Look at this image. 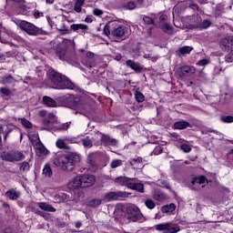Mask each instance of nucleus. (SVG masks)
I'll list each match as a JSON object with an SVG mask.
<instances>
[{"label":"nucleus","mask_w":233,"mask_h":233,"mask_svg":"<svg viewBox=\"0 0 233 233\" xmlns=\"http://www.w3.org/2000/svg\"><path fill=\"white\" fill-rule=\"evenodd\" d=\"M36 205L41 210H45L46 212H56V208L46 202H38Z\"/></svg>","instance_id":"nucleus-17"},{"label":"nucleus","mask_w":233,"mask_h":233,"mask_svg":"<svg viewBox=\"0 0 233 233\" xmlns=\"http://www.w3.org/2000/svg\"><path fill=\"white\" fill-rule=\"evenodd\" d=\"M143 21L146 25H154V20L150 16H144Z\"/></svg>","instance_id":"nucleus-47"},{"label":"nucleus","mask_w":233,"mask_h":233,"mask_svg":"<svg viewBox=\"0 0 233 233\" xmlns=\"http://www.w3.org/2000/svg\"><path fill=\"white\" fill-rule=\"evenodd\" d=\"M205 183H207V178L205 177H196L191 181L193 185V190H201L205 188Z\"/></svg>","instance_id":"nucleus-10"},{"label":"nucleus","mask_w":233,"mask_h":233,"mask_svg":"<svg viewBox=\"0 0 233 233\" xmlns=\"http://www.w3.org/2000/svg\"><path fill=\"white\" fill-rule=\"evenodd\" d=\"M135 99L136 101H137V103H143V101H145V95H143L141 91H136Z\"/></svg>","instance_id":"nucleus-34"},{"label":"nucleus","mask_w":233,"mask_h":233,"mask_svg":"<svg viewBox=\"0 0 233 233\" xmlns=\"http://www.w3.org/2000/svg\"><path fill=\"white\" fill-rule=\"evenodd\" d=\"M117 196L118 198H128V196H130V193L127 191H118Z\"/></svg>","instance_id":"nucleus-49"},{"label":"nucleus","mask_w":233,"mask_h":233,"mask_svg":"<svg viewBox=\"0 0 233 233\" xmlns=\"http://www.w3.org/2000/svg\"><path fill=\"white\" fill-rule=\"evenodd\" d=\"M43 103L44 105H46V106H48L49 108H55V106H57V102H56V100H54L50 96H43Z\"/></svg>","instance_id":"nucleus-20"},{"label":"nucleus","mask_w":233,"mask_h":233,"mask_svg":"<svg viewBox=\"0 0 233 233\" xmlns=\"http://www.w3.org/2000/svg\"><path fill=\"white\" fill-rule=\"evenodd\" d=\"M0 94L8 97V96H10L12 94V90H10V88H8V87H1Z\"/></svg>","instance_id":"nucleus-40"},{"label":"nucleus","mask_w":233,"mask_h":233,"mask_svg":"<svg viewBox=\"0 0 233 233\" xmlns=\"http://www.w3.org/2000/svg\"><path fill=\"white\" fill-rule=\"evenodd\" d=\"M111 35L114 37H128L130 35V28L127 25H119L113 28Z\"/></svg>","instance_id":"nucleus-7"},{"label":"nucleus","mask_w":233,"mask_h":233,"mask_svg":"<svg viewBox=\"0 0 233 233\" xmlns=\"http://www.w3.org/2000/svg\"><path fill=\"white\" fill-rule=\"evenodd\" d=\"M144 203L149 210H154V208H156V202L152 200V198H147Z\"/></svg>","instance_id":"nucleus-30"},{"label":"nucleus","mask_w":233,"mask_h":233,"mask_svg":"<svg viewBox=\"0 0 233 233\" xmlns=\"http://www.w3.org/2000/svg\"><path fill=\"white\" fill-rule=\"evenodd\" d=\"M66 141H69V143H77V138H76V137H73V138L66 137Z\"/></svg>","instance_id":"nucleus-59"},{"label":"nucleus","mask_w":233,"mask_h":233,"mask_svg":"<svg viewBox=\"0 0 233 233\" xmlns=\"http://www.w3.org/2000/svg\"><path fill=\"white\" fill-rule=\"evenodd\" d=\"M49 121H51V123H54L56 121V115H54V113H50L48 115V118Z\"/></svg>","instance_id":"nucleus-57"},{"label":"nucleus","mask_w":233,"mask_h":233,"mask_svg":"<svg viewBox=\"0 0 233 233\" xmlns=\"http://www.w3.org/2000/svg\"><path fill=\"white\" fill-rule=\"evenodd\" d=\"M168 18V16L165 14L160 15L159 16V21H167V19Z\"/></svg>","instance_id":"nucleus-60"},{"label":"nucleus","mask_w":233,"mask_h":233,"mask_svg":"<svg viewBox=\"0 0 233 233\" xmlns=\"http://www.w3.org/2000/svg\"><path fill=\"white\" fill-rule=\"evenodd\" d=\"M189 8H192V10H198V4H190Z\"/></svg>","instance_id":"nucleus-61"},{"label":"nucleus","mask_w":233,"mask_h":233,"mask_svg":"<svg viewBox=\"0 0 233 233\" xmlns=\"http://www.w3.org/2000/svg\"><path fill=\"white\" fill-rule=\"evenodd\" d=\"M192 50H194V47L190 46H184L182 47H179L177 50V56H187L188 54H190V52H192Z\"/></svg>","instance_id":"nucleus-19"},{"label":"nucleus","mask_w":233,"mask_h":233,"mask_svg":"<svg viewBox=\"0 0 233 233\" xmlns=\"http://www.w3.org/2000/svg\"><path fill=\"white\" fill-rule=\"evenodd\" d=\"M156 219H161V212H157L155 216Z\"/></svg>","instance_id":"nucleus-64"},{"label":"nucleus","mask_w":233,"mask_h":233,"mask_svg":"<svg viewBox=\"0 0 233 233\" xmlns=\"http://www.w3.org/2000/svg\"><path fill=\"white\" fill-rule=\"evenodd\" d=\"M105 199H108V201H116V199H118L117 192H109L105 196Z\"/></svg>","instance_id":"nucleus-31"},{"label":"nucleus","mask_w":233,"mask_h":233,"mask_svg":"<svg viewBox=\"0 0 233 233\" xmlns=\"http://www.w3.org/2000/svg\"><path fill=\"white\" fill-rule=\"evenodd\" d=\"M70 29L74 32H77V30H82L84 34H86V32H88V25L84 24H73L70 25Z\"/></svg>","instance_id":"nucleus-18"},{"label":"nucleus","mask_w":233,"mask_h":233,"mask_svg":"<svg viewBox=\"0 0 233 233\" xmlns=\"http://www.w3.org/2000/svg\"><path fill=\"white\" fill-rule=\"evenodd\" d=\"M228 50L233 51V36H228Z\"/></svg>","instance_id":"nucleus-50"},{"label":"nucleus","mask_w":233,"mask_h":233,"mask_svg":"<svg viewBox=\"0 0 233 233\" xmlns=\"http://www.w3.org/2000/svg\"><path fill=\"white\" fill-rule=\"evenodd\" d=\"M162 30L166 34H169V35L172 34V32H173L172 26L170 25H168V24H164L162 25Z\"/></svg>","instance_id":"nucleus-39"},{"label":"nucleus","mask_w":233,"mask_h":233,"mask_svg":"<svg viewBox=\"0 0 233 233\" xmlns=\"http://www.w3.org/2000/svg\"><path fill=\"white\" fill-rule=\"evenodd\" d=\"M5 197L9 198L12 201H15L21 198V192L16 190L15 188H11L5 193Z\"/></svg>","instance_id":"nucleus-15"},{"label":"nucleus","mask_w":233,"mask_h":233,"mask_svg":"<svg viewBox=\"0 0 233 233\" xmlns=\"http://www.w3.org/2000/svg\"><path fill=\"white\" fill-rule=\"evenodd\" d=\"M126 217L129 221L133 223H137V221H143V213L139 208L136 206H130L126 209Z\"/></svg>","instance_id":"nucleus-5"},{"label":"nucleus","mask_w":233,"mask_h":233,"mask_svg":"<svg viewBox=\"0 0 233 233\" xmlns=\"http://www.w3.org/2000/svg\"><path fill=\"white\" fill-rule=\"evenodd\" d=\"M212 25V23L209 20H204L197 25V28H200V30H205L208 28Z\"/></svg>","instance_id":"nucleus-29"},{"label":"nucleus","mask_w":233,"mask_h":233,"mask_svg":"<svg viewBox=\"0 0 233 233\" xmlns=\"http://www.w3.org/2000/svg\"><path fill=\"white\" fill-rule=\"evenodd\" d=\"M180 149L182 150V152H185V154H188L192 151V147L187 144H183L180 146Z\"/></svg>","instance_id":"nucleus-41"},{"label":"nucleus","mask_w":233,"mask_h":233,"mask_svg":"<svg viewBox=\"0 0 233 233\" xmlns=\"http://www.w3.org/2000/svg\"><path fill=\"white\" fill-rule=\"evenodd\" d=\"M36 145H35V152L37 156H46L48 154V150L43 144H41V140H39V135H35Z\"/></svg>","instance_id":"nucleus-12"},{"label":"nucleus","mask_w":233,"mask_h":233,"mask_svg":"<svg viewBox=\"0 0 233 233\" xmlns=\"http://www.w3.org/2000/svg\"><path fill=\"white\" fill-rule=\"evenodd\" d=\"M68 188L71 190H76V188H83V184L81 182V176L76 177L72 181L67 184Z\"/></svg>","instance_id":"nucleus-13"},{"label":"nucleus","mask_w":233,"mask_h":233,"mask_svg":"<svg viewBox=\"0 0 233 233\" xmlns=\"http://www.w3.org/2000/svg\"><path fill=\"white\" fill-rule=\"evenodd\" d=\"M30 170V164L26 161L20 164V172H28Z\"/></svg>","instance_id":"nucleus-36"},{"label":"nucleus","mask_w":233,"mask_h":233,"mask_svg":"<svg viewBox=\"0 0 233 233\" xmlns=\"http://www.w3.org/2000/svg\"><path fill=\"white\" fill-rule=\"evenodd\" d=\"M83 5H85V0H76L75 3L74 10L76 14H81L83 10Z\"/></svg>","instance_id":"nucleus-26"},{"label":"nucleus","mask_w":233,"mask_h":233,"mask_svg":"<svg viewBox=\"0 0 233 233\" xmlns=\"http://www.w3.org/2000/svg\"><path fill=\"white\" fill-rule=\"evenodd\" d=\"M154 199L156 201H164L166 198L165 193H162L161 191H156L153 195Z\"/></svg>","instance_id":"nucleus-32"},{"label":"nucleus","mask_w":233,"mask_h":233,"mask_svg":"<svg viewBox=\"0 0 233 233\" xmlns=\"http://www.w3.org/2000/svg\"><path fill=\"white\" fill-rule=\"evenodd\" d=\"M38 116H40V117H45V116H46V110H40Z\"/></svg>","instance_id":"nucleus-62"},{"label":"nucleus","mask_w":233,"mask_h":233,"mask_svg":"<svg viewBox=\"0 0 233 233\" xmlns=\"http://www.w3.org/2000/svg\"><path fill=\"white\" fill-rule=\"evenodd\" d=\"M188 127H190V123L185 120L177 121L173 125L174 130H185V128H188Z\"/></svg>","instance_id":"nucleus-16"},{"label":"nucleus","mask_w":233,"mask_h":233,"mask_svg":"<svg viewBox=\"0 0 233 233\" xmlns=\"http://www.w3.org/2000/svg\"><path fill=\"white\" fill-rule=\"evenodd\" d=\"M43 125H45V127H48V126L52 125V121H50L48 118H45L43 120Z\"/></svg>","instance_id":"nucleus-58"},{"label":"nucleus","mask_w":233,"mask_h":233,"mask_svg":"<svg viewBox=\"0 0 233 233\" xmlns=\"http://www.w3.org/2000/svg\"><path fill=\"white\" fill-rule=\"evenodd\" d=\"M76 108L77 111L75 114H77V112H83L85 110V106L83 104H77Z\"/></svg>","instance_id":"nucleus-55"},{"label":"nucleus","mask_w":233,"mask_h":233,"mask_svg":"<svg viewBox=\"0 0 233 233\" xmlns=\"http://www.w3.org/2000/svg\"><path fill=\"white\" fill-rule=\"evenodd\" d=\"M220 46H221L222 48H228V37H227V38H222V39L220 40Z\"/></svg>","instance_id":"nucleus-44"},{"label":"nucleus","mask_w":233,"mask_h":233,"mask_svg":"<svg viewBox=\"0 0 233 233\" xmlns=\"http://www.w3.org/2000/svg\"><path fill=\"white\" fill-rule=\"evenodd\" d=\"M2 85H12L15 82V78L12 75H5L2 77Z\"/></svg>","instance_id":"nucleus-24"},{"label":"nucleus","mask_w":233,"mask_h":233,"mask_svg":"<svg viewBox=\"0 0 233 233\" xmlns=\"http://www.w3.org/2000/svg\"><path fill=\"white\" fill-rule=\"evenodd\" d=\"M80 180L82 188H87V187H92L96 183V177L90 174H84L80 176Z\"/></svg>","instance_id":"nucleus-9"},{"label":"nucleus","mask_w":233,"mask_h":233,"mask_svg":"<svg viewBox=\"0 0 233 233\" xmlns=\"http://www.w3.org/2000/svg\"><path fill=\"white\" fill-rule=\"evenodd\" d=\"M97 136L100 137L102 143H104L106 147H116V145H117V140L110 137L108 135L98 133Z\"/></svg>","instance_id":"nucleus-11"},{"label":"nucleus","mask_w":233,"mask_h":233,"mask_svg":"<svg viewBox=\"0 0 233 233\" xmlns=\"http://www.w3.org/2000/svg\"><path fill=\"white\" fill-rule=\"evenodd\" d=\"M62 45L64 46H76V43L74 42V40L72 39H67V38H65L63 41H62Z\"/></svg>","instance_id":"nucleus-38"},{"label":"nucleus","mask_w":233,"mask_h":233,"mask_svg":"<svg viewBox=\"0 0 233 233\" xmlns=\"http://www.w3.org/2000/svg\"><path fill=\"white\" fill-rule=\"evenodd\" d=\"M127 66H128L129 68H131V70H134L135 72H141V70H143V67H141V66H139L138 64H136V62L132 61V60H127L126 62Z\"/></svg>","instance_id":"nucleus-22"},{"label":"nucleus","mask_w":233,"mask_h":233,"mask_svg":"<svg viewBox=\"0 0 233 233\" xmlns=\"http://www.w3.org/2000/svg\"><path fill=\"white\" fill-rule=\"evenodd\" d=\"M47 77L53 84V88H56V90H72V88H74V83H72V81L53 68L47 70Z\"/></svg>","instance_id":"nucleus-1"},{"label":"nucleus","mask_w":233,"mask_h":233,"mask_svg":"<svg viewBox=\"0 0 233 233\" xmlns=\"http://www.w3.org/2000/svg\"><path fill=\"white\" fill-rule=\"evenodd\" d=\"M105 35H110V25H106L103 30Z\"/></svg>","instance_id":"nucleus-53"},{"label":"nucleus","mask_w":233,"mask_h":233,"mask_svg":"<svg viewBox=\"0 0 233 233\" xmlns=\"http://www.w3.org/2000/svg\"><path fill=\"white\" fill-rule=\"evenodd\" d=\"M93 14H94V15H103V10L95 8L93 10Z\"/></svg>","instance_id":"nucleus-56"},{"label":"nucleus","mask_w":233,"mask_h":233,"mask_svg":"<svg viewBox=\"0 0 233 233\" xmlns=\"http://www.w3.org/2000/svg\"><path fill=\"white\" fill-rule=\"evenodd\" d=\"M153 153L155 154V156H159V154L163 153V147H161V146L156 147L153 150Z\"/></svg>","instance_id":"nucleus-48"},{"label":"nucleus","mask_w":233,"mask_h":233,"mask_svg":"<svg viewBox=\"0 0 233 233\" xmlns=\"http://www.w3.org/2000/svg\"><path fill=\"white\" fill-rule=\"evenodd\" d=\"M208 63H209L208 59H202L198 62V65L199 66H205L208 65Z\"/></svg>","instance_id":"nucleus-51"},{"label":"nucleus","mask_w":233,"mask_h":233,"mask_svg":"<svg viewBox=\"0 0 233 233\" xmlns=\"http://www.w3.org/2000/svg\"><path fill=\"white\" fill-rule=\"evenodd\" d=\"M83 146L85 148H92L93 147V142L90 137H86V138L82 139Z\"/></svg>","instance_id":"nucleus-33"},{"label":"nucleus","mask_w":233,"mask_h":233,"mask_svg":"<svg viewBox=\"0 0 233 233\" xmlns=\"http://www.w3.org/2000/svg\"><path fill=\"white\" fill-rule=\"evenodd\" d=\"M125 8L127 10H134V8H136V3L134 2H127L126 5H125Z\"/></svg>","instance_id":"nucleus-46"},{"label":"nucleus","mask_w":233,"mask_h":233,"mask_svg":"<svg viewBox=\"0 0 233 233\" xmlns=\"http://www.w3.org/2000/svg\"><path fill=\"white\" fill-rule=\"evenodd\" d=\"M19 28L23 30V32H26L28 35H39L45 34V31L37 26L35 25L21 20L18 24Z\"/></svg>","instance_id":"nucleus-4"},{"label":"nucleus","mask_w":233,"mask_h":233,"mask_svg":"<svg viewBox=\"0 0 233 233\" xmlns=\"http://www.w3.org/2000/svg\"><path fill=\"white\" fill-rule=\"evenodd\" d=\"M128 188L131 190H136L137 192H140L141 194L145 192V186L142 183H134L131 181Z\"/></svg>","instance_id":"nucleus-21"},{"label":"nucleus","mask_w":233,"mask_h":233,"mask_svg":"<svg viewBox=\"0 0 233 233\" xmlns=\"http://www.w3.org/2000/svg\"><path fill=\"white\" fill-rule=\"evenodd\" d=\"M221 121L222 123H233V116H222Z\"/></svg>","instance_id":"nucleus-45"},{"label":"nucleus","mask_w":233,"mask_h":233,"mask_svg":"<svg viewBox=\"0 0 233 233\" xmlns=\"http://www.w3.org/2000/svg\"><path fill=\"white\" fill-rule=\"evenodd\" d=\"M123 165V160L121 159H115L112 160L110 163V167L111 168H117L118 167H121Z\"/></svg>","instance_id":"nucleus-35"},{"label":"nucleus","mask_w":233,"mask_h":233,"mask_svg":"<svg viewBox=\"0 0 233 233\" xmlns=\"http://www.w3.org/2000/svg\"><path fill=\"white\" fill-rule=\"evenodd\" d=\"M42 174L45 177H52V167H50V164H46L44 166Z\"/></svg>","instance_id":"nucleus-27"},{"label":"nucleus","mask_w":233,"mask_h":233,"mask_svg":"<svg viewBox=\"0 0 233 233\" xmlns=\"http://www.w3.org/2000/svg\"><path fill=\"white\" fill-rule=\"evenodd\" d=\"M131 181H134V178H129L127 177H117L115 178V183L120 185L121 187H127V188H129Z\"/></svg>","instance_id":"nucleus-14"},{"label":"nucleus","mask_w":233,"mask_h":233,"mask_svg":"<svg viewBox=\"0 0 233 233\" xmlns=\"http://www.w3.org/2000/svg\"><path fill=\"white\" fill-rule=\"evenodd\" d=\"M177 74L179 77H190V76L196 74V67L193 66H183L177 70Z\"/></svg>","instance_id":"nucleus-8"},{"label":"nucleus","mask_w":233,"mask_h":233,"mask_svg":"<svg viewBox=\"0 0 233 233\" xmlns=\"http://www.w3.org/2000/svg\"><path fill=\"white\" fill-rule=\"evenodd\" d=\"M225 61H226V63H232V61H233V55L232 54H228L225 56Z\"/></svg>","instance_id":"nucleus-52"},{"label":"nucleus","mask_w":233,"mask_h":233,"mask_svg":"<svg viewBox=\"0 0 233 233\" xmlns=\"http://www.w3.org/2000/svg\"><path fill=\"white\" fill-rule=\"evenodd\" d=\"M174 210H176V204H174V203L166 205L161 208V212L163 214H172V212H174Z\"/></svg>","instance_id":"nucleus-23"},{"label":"nucleus","mask_w":233,"mask_h":233,"mask_svg":"<svg viewBox=\"0 0 233 233\" xmlns=\"http://www.w3.org/2000/svg\"><path fill=\"white\" fill-rule=\"evenodd\" d=\"M56 56L59 57V59L64 60L65 59V56H66V49L57 48L56 49Z\"/></svg>","instance_id":"nucleus-37"},{"label":"nucleus","mask_w":233,"mask_h":233,"mask_svg":"<svg viewBox=\"0 0 233 233\" xmlns=\"http://www.w3.org/2000/svg\"><path fill=\"white\" fill-rule=\"evenodd\" d=\"M103 203V200L100 198H95L88 202V207H92L93 208H97Z\"/></svg>","instance_id":"nucleus-28"},{"label":"nucleus","mask_w":233,"mask_h":233,"mask_svg":"<svg viewBox=\"0 0 233 233\" xmlns=\"http://www.w3.org/2000/svg\"><path fill=\"white\" fill-rule=\"evenodd\" d=\"M129 163L131 167H134V165H140V163H143V157H138L137 158H133Z\"/></svg>","instance_id":"nucleus-42"},{"label":"nucleus","mask_w":233,"mask_h":233,"mask_svg":"<svg viewBox=\"0 0 233 233\" xmlns=\"http://www.w3.org/2000/svg\"><path fill=\"white\" fill-rule=\"evenodd\" d=\"M81 161V157L77 153H70L69 155L62 156L55 161L56 167H61L62 170L72 172L76 167V163Z\"/></svg>","instance_id":"nucleus-2"},{"label":"nucleus","mask_w":233,"mask_h":233,"mask_svg":"<svg viewBox=\"0 0 233 233\" xmlns=\"http://www.w3.org/2000/svg\"><path fill=\"white\" fill-rule=\"evenodd\" d=\"M65 141H66V138H58L56 142L57 148H64L65 150H69L70 147H68V145H66Z\"/></svg>","instance_id":"nucleus-25"},{"label":"nucleus","mask_w":233,"mask_h":233,"mask_svg":"<svg viewBox=\"0 0 233 233\" xmlns=\"http://www.w3.org/2000/svg\"><path fill=\"white\" fill-rule=\"evenodd\" d=\"M23 127H25V128H32V124L30 121H28V119L26 118H23L21 121Z\"/></svg>","instance_id":"nucleus-43"},{"label":"nucleus","mask_w":233,"mask_h":233,"mask_svg":"<svg viewBox=\"0 0 233 233\" xmlns=\"http://www.w3.org/2000/svg\"><path fill=\"white\" fill-rule=\"evenodd\" d=\"M25 158V154L19 150L4 151L1 154V159L7 161V163H17Z\"/></svg>","instance_id":"nucleus-3"},{"label":"nucleus","mask_w":233,"mask_h":233,"mask_svg":"<svg viewBox=\"0 0 233 233\" xmlns=\"http://www.w3.org/2000/svg\"><path fill=\"white\" fill-rule=\"evenodd\" d=\"M86 57H89V58L94 57V53H92V52H87V53H86Z\"/></svg>","instance_id":"nucleus-63"},{"label":"nucleus","mask_w":233,"mask_h":233,"mask_svg":"<svg viewBox=\"0 0 233 233\" xmlns=\"http://www.w3.org/2000/svg\"><path fill=\"white\" fill-rule=\"evenodd\" d=\"M155 230H157V232H163V233H177L181 230L178 226H174L172 222H163L160 224H157L154 227Z\"/></svg>","instance_id":"nucleus-6"},{"label":"nucleus","mask_w":233,"mask_h":233,"mask_svg":"<svg viewBox=\"0 0 233 233\" xmlns=\"http://www.w3.org/2000/svg\"><path fill=\"white\" fill-rule=\"evenodd\" d=\"M34 16L35 19H39V17H43V12H40L39 10H35Z\"/></svg>","instance_id":"nucleus-54"}]
</instances>
